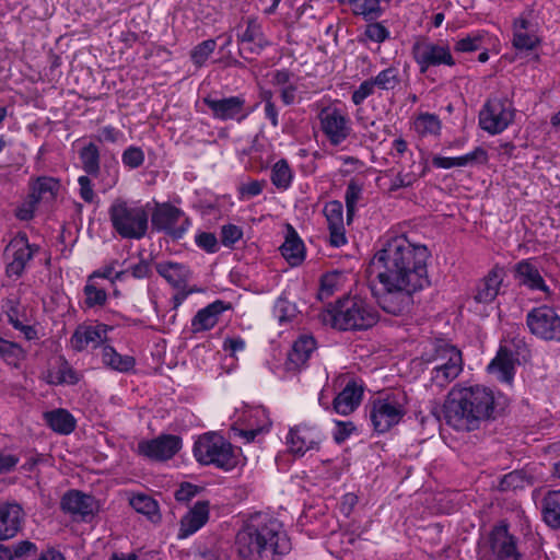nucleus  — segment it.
<instances>
[{"label":"nucleus","mask_w":560,"mask_h":560,"mask_svg":"<svg viewBox=\"0 0 560 560\" xmlns=\"http://www.w3.org/2000/svg\"><path fill=\"white\" fill-rule=\"evenodd\" d=\"M182 448V439L173 434H162L138 443V453L151 460L171 459Z\"/></svg>","instance_id":"nucleus-15"},{"label":"nucleus","mask_w":560,"mask_h":560,"mask_svg":"<svg viewBox=\"0 0 560 560\" xmlns=\"http://www.w3.org/2000/svg\"><path fill=\"white\" fill-rule=\"evenodd\" d=\"M298 313L295 303L289 301L284 293L277 299L273 305V314L280 324L291 322Z\"/></svg>","instance_id":"nucleus-41"},{"label":"nucleus","mask_w":560,"mask_h":560,"mask_svg":"<svg viewBox=\"0 0 560 560\" xmlns=\"http://www.w3.org/2000/svg\"><path fill=\"white\" fill-rule=\"evenodd\" d=\"M78 183L80 186V196L85 202H92L94 200L95 194L93 190L92 180L89 176L83 175L78 178Z\"/></svg>","instance_id":"nucleus-64"},{"label":"nucleus","mask_w":560,"mask_h":560,"mask_svg":"<svg viewBox=\"0 0 560 560\" xmlns=\"http://www.w3.org/2000/svg\"><path fill=\"white\" fill-rule=\"evenodd\" d=\"M37 553V546L30 540H22L10 547L11 560L22 559Z\"/></svg>","instance_id":"nucleus-55"},{"label":"nucleus","mask_w":560,"mask_h":560,"mask_svg":"<svg viewBox=\"0 0 560 560\" xmlns=\"http://www.w3.org/2000/svg\"><path fill=\"white\" fill-rule=\"evenodd\" d=\"M48 427L62 435L72 433L75 429L77 421L74 417L66 409H56L47 411L44 415Z\"/></svg>","instance_id":"nucleus-33"},{"label":"nucleus","mask_w":560,"mask_h":560,"mask_svg":"<svg viewBox=\"0 0 560 560\" xmlns=\"http://www.w3.org/2000/svg\"><path fill=\"white\" fill-rule=\"evenodd\" d=\"M514 278L520 285L530 291H541L548 296L551 294L539 268L532 259H523L514 266Z\"/></svg>","instance_id":"nucleus-20"},{"label":"nucleus","mask_w":560,"mask_h":560,"mask_svg":"<svg viewBox=\"0 0 560 560\" xmlns=\"http://www.w3.org/2000/svg\"><path fill=\"white\" fill-rule=\"evenodd\" d=\"M268 45V42H252L250 44H238V55L244 60L252 61L254 60V57L260 55L264 48Z\"/></svg>","instance_id":"nucleus-57"},{"label":"nucleus","mask_w":560,"mask_h":560,"mask_svg":"<svg viewBox=\"0 0 560 560\" xmlns=\"http://www.w3.org/2000/svg\"><path fill=\"white\" fill-rule=\"evenodd\" d=\"M353 431H355V425L351 421H336L334 441L337 444H341L351 435Z\"/></svg>","instance_id":"nucleus-62"},{"label":"nucleus","mask_w":560,"mask_h":560,"mask_svg":"<svg viewBox=\"0 0 560 560\" xmlns=\"http://www.w3.org/2000/svg\"><path fill=\"white\" fill-rule=\"evenodd\" d=\"M412 56L421 73L427 72L430 67L441 65L452 67L455 65L447 46H441L425 40H419L413 44Z\"/></svg>","instance_id":"nucleus-14"},{"label":"nucleus","mask_w":560,"mask_h":560,"mask_svg":"<svg viewBox=\"0 0 560 560\" xmlns=\"http://www.w3.org/2000/svg\"><path fill=\"white\" fill-rule=\"evenodd\" d=\"M79 381L80 376L78 372L68 363L67 360L62 359L57 372V384L75 385Z\"/></svg>","instance_id":"nucleus-53"},{"label":"nucleus","mask_w":560,"mask_h":560,"mask_svg":"<svg viewBox=\"0 0 560 560\" xmlns=\"http://www.w3.org/2000/svg\"><path fill=\"white\" fill-rule=\"evenodd\" d=\"M209 520V501H197L195 505L180 520L179 538L188 536L200 529Z\"/></svg>","instance_id":"nucleus-26"},{"label":"nucleus","mask_w":560,"mask_h":560,"mask_svg":"<svg viewBox=\"0 0 560 560\" xmlns=\"http://www.w3.org/2000/svg\"><path fill=\"white\" fill-rule=\"evenodd\" d=\"M373 79L376 86L384 91L394 90L401 82L399 70L396 67H388L382 70Z\"/></svg>","instance_id":"nucleus-43"},{"label":"nucleus","mask_w":560,"mask_h":560,"mask_svg":"<svg viewBox=\"0 0 560 560\" xmlns=\"http://www.w3.org/2000/svg\"><path fill=\"white\" fill-rule=\"evenodd\" d=\"M315 348L316 341L312 336H301L293 342L292 349L288 353L285 370L293 372L299 371L310 359Z\"/></svg>","instance_id":"nucleus-27"},{"label":"nucleus","mask_w":560,"mask_h":560,"mask_svg":"<svg viewBox=\"0 0 560 560\" xmlns=\"http://www.w3.org/2000/svg\"><path fill=\"white\" fill-rule=\"evenodd\" d=\"M487 151L481 147H477L470 153L457 158H444L435 155L432 159V164L438 168H452L463 167L475 163H485L487 162Z\"/></svg>","instance_id":"nucleus-31"},{"label":"nucleus","mask_w":560,"mask_h":560,"mask_svg":"<svg viewBox=\"0 0 560 560\" xmlns=\"http://www.w3.org/2000/svg\"><path fill=\"white\" fill-rule=\"evenodd\" d=\"M235 548L243 560H282L291 541L277 518L256 513L238 530Z\"/></svg>","instance_id":"nucleus-2"},{"label":"nucleus","mask_w":560,"mask_h":560,"mask_svg":"<svg viewBox=\"0 0 560 560\" xmlns=\"http://www.w3.org/2000/svg\"><path fill=\"white\" fill-rule=\"evenodd\" d=\"M363 191V185L355 178H351L348 183L345 201L347 208L348 220L352 218L355 211L358 200L361 198Z\"/></svg>","instance_id":"nucleus-46"},{"label":"nucleus","mask_w":560,"mask_h":560,"mask_svg":"<svg viewBox=\"0 0 560 560\" xmlns=\"http://www.w3.org/2000/svg\"><path fill=\"white\" fill-rule=\"evenodd\" d=\"M109 327L105 324L97 325H79L71 336V347L81 352L89 346L96 348L107 339Z\"/></svg>","instance_id":"nucleus-21"},{"label":"nucleus","mask_w":560,"mask_h":560,"mask_svg":"<svg viewBox=\"0 0 560 560\" xmlns=\"http://www.w3.org/2000/svg\"><path fill=\"white\" fill-rule=\"evenodd\" d=\"M378 318V312L358 295L343 296L322 313L323 323L339 330H366L373 327Z\"/></svg>","instance_id":"nucleus-4"},{"label":"nucleus","mask_w":560,"mask_h":560,"mask_svg":"<svg viewBox=\"0 0 560 560\" xmlns=\"http://www.w3.org/2000/svg\"><path fill=\"white\" fill-rule=\"evenodd\" d=\"M364 34L369 39L375 43H383L389 37L388 30L377 22L369 24Z\"/></svg>","instance_id":"nucleus-61"},{"label":"nucleus","mask_w":560,"mask_h":560,"mask_svg":"<svg viewBox=\"0 0 560 560\" xmlns=\"http://www.w3.org/2000/svg\"><path fill=\"white\" fill-rule=\"evenodd\" d=\"M60 509L65 513L80 515L82 518L93 515L95 509V500L92 495L85 494L78 490L66 492L60 501Z\"/></svg>","instance_id":"nucleus-25"},{"label":"nucleus","mask_w":560,"mask_h":560,"mask_svg":"<svg viewBox=\"0 0 560 560\" xmlns=\"http://www.w3.org/2000/svg\"><path fill=\"white\" fill-rule=\"evenodd\" d=\"M38 202L34 196L28 195L26 200L16 208L15 217L22 221H30L34 217Z\"/></svg>","instance_id":"nucleus-58"},{"label":"nucleus","mask_w":560,"mask_h":560,"mask_svg":"<svg viewBox=\"0 0 560 560\" xmlns=\"http://www.w3.org/2000/svg\"><path fill=\"white\" fill-rule=\"evenodd\" d=\"M0 357L9 364L18 368L25 360L26 352L16 342L7 339L0 340Z\"/></svg>","instance_id":"nucleus-40"},{"label":"nucleus","mask_w":560,"mask_h":560,"mask_svg":"<svg viewBox=\"0 0 560 560\" xmlns=\"http://www.w3.org/2000/svg\"><path fill=\"white\" fill-rule=\"evenodd\" d=\"M364 388L355 380H350L343 389L334 398V410L342 416L353 412L361 404Z\"/></svg>","instance_id":"nucleus-23"},{"label":"nucleus","mask_w":560,"mask_h":560,"mask_svg":"<svg viewBox=\"0 0 560 560\" xmlns=\"http://www.w3.org/2000/svg\"><path fill=\"white\" fill-rule=\"evenodd\" d=\"M488 371L501 382L511 384L515 374V359L508 348L501 347L495 358L488 365Z\"/></svg>","instance_id":"nucleus-29"},{"label":"nucleus","mask_w":560,"mask_h":560,"mask_svg":"<svg viewBox=\"0 0 560 560\" xmlns=\"http://www.w3.org/2000/svg\"><path fill=\"white\" fill-rule=\"evenodd\" d=\"M378 282L381 288L370 285L372 295L384 312L395 316L408 313L415 303V293L430 285V283L413 281H409V283L395 280Z\"/></svg>","instance_id":"nucleus-5"},{"label":"nucleus","mask_w":560,"mask_h":560,"mask_svg":"<svg viewBox=\"0 0 560 560\" xmlns=\"http://www.w3.org/2000/svg\"><path fill=\"white\" fill-rule=\"evenodd\" d=\"M529 483L530 480L524 470H514L502 477L499 483V489L501 491L523 489Z\"/></svg>","instance_id":"nucleus-44"},{"label":"nucleus","mask_w":560,"mask_h":560,"mask_svg":"<svg viewBox=\"0 0 560 560\" xmlns=\"http://www.w3.org/2000/svg\"><path fill=\"white\" fill-rule=\"evenodd\" d=\"M322 130L334 145L340 144L350 132L348 119L337 108H324L319 114Z\"/></svg>","instance_id":"nucleus-19"},{"label":"nucleus","mask_w":560,"mask_h":560,"mask_svg":"<svg viewBox=\"0 0 560 560\" xmlns=\"http://www.w3.org/2000/svg\"><path fill=\"white\" fill-rule=\"evenodd\" d=\"M183 211L175 206L165 202L156 205L151 214L152 226L158 231H163L175 240L182 238L187 228L185 224L177 226Z\"/></svg>","instance_id":"nucleus-16"},{"label":"nucleus","mask_w":560,"mask_h":560,"mask_svg":"<svg viewBox=\"0 0 560 560\" xmlns=\"http://www.w3.org/2000/svg\"><path fill=\"white\" fill-rule=\"evenodd\" d=\"M110 223L122 238L141 240L149 226V213L143 206L116 199L108 209Z\"/></svg>","instance_id":"nucleus-6"},{"label":"nucleus","mask_w":560,"mask_h":560,"mask_svg":"<svg viewBox=\"0 0 560 560\" xmlns=\"http://www.w3.org/2000/svg\"><path fill=\"white\" fill-rule=\"evenodd\" d=\"M427 246L411 243L405 235L386 240L370 261L368 272L377 281L430 283Z\"/></svg>","instance_id":"nucleus-1"},{"label":"nucleus","mask_w":560,"mask_h":560,"mask_svg":"<svg viewBox=\"0 0 560 560\" xmlns=\"http://www.w3.org/2000/svg\"><path fill=\"white\" fill-rule=\"evenodd\" d=\"M156 271L176 289H186V284L190 278L188 267L178 262H159L156 265Z\"/></svg>","instance_id":"nucleus-32"},{"label":"nucleus","mask_w":560,"mask_h":560,"mask_svg":"<svg viewBox=\"0 0 560 560\" xmlns=\"http://www.w3.org/2000/svg\"><path fill=\"white\" fill-rule=\"evenodd\" d=\"M514 119V109L506 97H489L479 113V126L490 135L504 131Z\"/></svg>","instance_id":"nucleus-10"},{"label":"nucleus","mask_w":560,"mask_h":560,"mask_svg":"<svg viewBox=\"0 0 560 560\" xmlns=\"http://www.w3.org/2000/svg\"><path fill=\"white\" fill-rule=\"evenodd\" d=\"M323 212L328 226L343 225V206L339 200H331L324 206Z\"/></svg>","instance_id":"nucleus-50"},{"label":"nucleus","mask_w":560,"mask_h":560,"mask_svg":"<svg viewBox=\"0 0 560 560\" xmlns=\"http://www.w3.org/2000/svg\"><path fill=\"white\" fill-rule=\"evenodd\" d=\"M242 229L234 224H226L221 229V242L224 246L234 245L242 237Z\"/></svg>","instance_id":"nucleus-60"},{"label":"nucleus","mask_w":560,"mask_h":560,"mask_svg":"<svg viewBox=\"0 0 560 560\" xmlns=\"http://www.w3.org/2000/svg\"><path fill=\"white\" fill-rule=\"evenodd\" d=\"M493 560H521L516 538L509 533L508 525L501 523L493 527L489 535Z\"/></svg>","instance_id":"nucleus-17"},{"label":"nucleus","mask_w":560,"mask_h":560,"mask_svg":"<svg viewBox=\"0 0 560 560\" xmlns=\"http://www.w3.org/2000/svg\"><path fill=\"white\" fill-rule=\"evenodd\" d=\"M83 292L85 295V304L88 307L92 308L95 306H104L106 304V291L92 283V280H90V278L88 279L86 284L84 285Z\"/></svg>","instance_id":"nucleus-47"},{"label":"nucleus","mask_w":560,"mask_h":560,"mask_svg":"<svg viewBox=\"0 0 560 560\" xmlns=\"http://www.w3.org/2000/svg\"><path fill=\"white\" fill-rule=\"evenodd\" d=\"M38 249L37 245L30 244L26 233L19 232L4 250L7 259H10L5 266L7 276L20 278Z\"/></svg>","instance_id":"nucleus-11"},{"label":"nucleus","mask_w":560,"mask_h":560,"mask_svg":"<svg viewBox=\"0 0 560 560\" xmlns=\"http://www.w3.org/2000/svg\"><path fill=\"white\" fill-rule=\"evenodd\" d=\"M541 512L549 527L560 528V490H550L545 494Z\"/></svg>","instance_id":"nucleus-34"},{"label":"nucleus","mask_w":560,"mask_h":560,"mask_svg":"<svg viewBox=\"0 0 560 560\" xmlns=\"http://www.w3.org/2000/svg\"><path fill=\"white\" fill-rule=\"evenodd\" d=\"M292 182V172L287 160H279L271 170V183L279 189H287Z\"/></svg>","instance_id":"nucleus-42"},{"label":"nucleus","mask_w":560,"mask_h":560,"mask_svg":"<svg viewBox=\"0 0 560 560\" xmlns=\"http://www.w3.org/2000/svg\"><path fill=\"white\" fill-rule=\"evenodd\" d=\"M79 159L83 171L90 175L97 177L101 172V154L97 145L93 142L88 143L79 151Z\"/></svg>","instance_id":"nucleus-36"},{"label":"nucleus","mask_w":560,"mask_h":560,"mask_svg":"<svg viewBox=\"0 0 560 560\" xmlns=\"http://www.w3.org/2000/svg\"><path fill=\"white\" fill-rule=\"evenodd\" d=\"M376 83H374V79L364 80L359 88L353 91L351 100L354 105H361L365 98L374 94Z\"/></svg>","instance_id":"nucleus-56"},{"label":"nucleus","mask_w":560,"mask_h":560,"mask_svg":"<svg viewBox=\"0 0 560 560\" xmlns=\"http://www.w3.org/2000/svg\"><path fill=\"white\" fill-rule=\"evenodd\" d=\"M505 277L503 267L495 265L478 283L475 301L478 303L489 304L499 294L501 283Z\"/></svg>","instance_id":"nucleus-24"},{"label":"nucleus","mask_w":560,"mask_h":560,"mask_svg":"<svg viewBox=\"0 0 560 560\" xmlns=\"http://www.w3.org/2000/svg\"><path fill=\"white\" fill-rule=\"evenodd\" d=\"M539 39L534 34H528L526 32H522L521 30H515L513 35V46L518 50H533Z\"/></svg>","instance_id":"nucleus-52"},{"label":"nucleus","mask_w":560,"mask_h":560,"mask_svg":"<svg viewBox=\"0 0 560 560\" xmlns=\"http://www.w3.org/2000/svg\"><path fill=\"white\" fill-rule=\"evenodd\" d=\"M24 511L18 503L0 504V540L13 538L22 528Z\"/></svg>","instance_id":"nucleus-22"},{"label":"nucleus","mask_w":560,"mask_h":560,"mask_svg":"<svg viewBox=\"0 0 560 560\" xmlns=\"http://www.w3.org/2000/svg\"><path fill=\"white\" fill-rule=\"evenodd\" d=\"M130 505L136 512L145 515L151 522H158L161 518L158 502L149 495H133L130 499Z\"/></svg>","instance_id":"nucleus-38"},{"label":"nucleus","mask_w":560,"mask_h":560,"mask_svg":"<svg viewBox=\"0 0 560 560\" xmlns=\"http://www.w3.org/2000/svg\"><path fill=\"white\" fill-rule=\"evenodd\" d=\"M194 455L202 465H214L230 471L240 463V455L233 445L218 433L209 432L201 435L194 445Z\"/></svg>","instance_id":"nucleus-7"},{"label":"nucleus","mask_w":560,"mask_h":560,"mask_svg":"<svg viewBox=\"0 0 560 560\" xmlns=\"http://www.w3.org/2000/svg\"><path fill=\"white\" fill-rule=\"evenodd\" d=\"M416 129L422 135H438L441 130V120L434 114H421L416 120Z\"/></svg>","instance_id":"nucleus-49"},{"label":"nucleus","mask_w":560,"mask_h":560,"mask_svg":"<svg viewBox=\"0 0 560 560\" xmlns=\"http://www.w3.org/2000/svg\"><path fill=\"white\" fill-rule=\"evenodd\" d=\"M196 244L207 253L212 254L219 250L217 236L210 232H201L197 234Z\"/></svg>","instance_id":"nucleus-59"},{"label":"nucleus","mask_w":560,"mask_h":560,"mask_svg":"<svg viewBox=\"0 0 560 560\" xmlns=\"http://www.w3.org/2000/svg\"><path fill=\"white\" fill-rule=\"evenodd\" d=\"M280 250L291 266H298L304 260V243L291 224H287V235Z\"/></svg>","instance_id":"nucleus-30"},{"label":"nucleus","mask_w":560,"mask_h":560,"mask_svg":"<svg viewBox=\"0 0 560 560\" xmlns=\"http://www.w3.org/2000/svg\"><path fill=\"white\" fill-rule=\"evenodd\" d=\"M433 362L436 364L432 369L431 380L439 387L446 386L463 371L460 350L445 341L435 345Z\"/></svg>","instance_id":"nucleus-8"},{"label":"nucleus","mask_w":560,"mask_h":560,"mask_svg":"<svg viewBox=\"0 0 560 560\" xmlns=\"http://www.w3.org/2000/svg\"><path fill=\"white\" fill-rule=\"evenodd\" d=\"M202 102L211 110L213 118L222 121L236 120L241 122L249 115L245 107L246 100L242 95L222 98L207 95L202 98Z\"/></svg>","instance_id":"nucleus-13"},{"label":"nucleus","mask_w":560,"mask_h":560,"mask_svg":"<svg viewBox=\"0 0 560 560\" xmlns=\"http://www.w3.org/2000/svg\"><path fill=\"white\" fill-rule=\"evenodd\" d=\"M217 47V39L210 38L201 42L192 48L190 51V59L192 63L200 68L208 60L209 56L214 51Z\"/></svg>","instance_id":"nucleus-45"},{"label":"nucleus","mask_w":560,"mask_h":560,"mask_svg":"<svg viewBox=\"0 0 560 560\" xmlns=\"http://www.w3.org/2000/svg\"><path fill=\"white\" fill-rule=\"evenodd\" d=\"M320 441L319 432L305 424L291 428L287 436L289 452L300 457L310 450H318Z\"/></svg>","instance_id":"nucleus-18"},{"label":"nucleus","mask_w":560,"mask_h":560,"mask_svg":"<svg viewBox=\"0 0 560 560\" xmlns=\"http://www.w3.org/2000/svg\"><path fill=\"white\" fill-rule=\"evenodd\" d=\"M338 284V276L336 273H326L320 279V287L317 293V298L319 300H325L330 298Z\"/></svg>","instance_id":"nucleus-54"},{"label":"nucleus","mask_w":560,"mask_h":560,"mask_svg":"<svg viewBox=\"0 0 560 560\" xmlns=\"http://www.w3.org/2000/svg\"><path fill=\"white\" fill-rule=\"evenodd\" d=\"M382 0H348L352 5V12L355 15H362L365 21H372L380 18L383 10L380 5Z\"/></svg>","instance_id":"nucleus-39"},{"label":"nucleus","mask_w":560,"mask_h":560,"mask_svg":"<svg viewBox=\"0 0 560 560\" xmlns=\"http://www.w3.org/2000/svg\"><path fill=\"white\" fill-rule=\"evenodd\" d=\"M59 182L52 177H39L32 187L31 196L36 198V201H52L59 190Z\"/></svg>","instance_id":"nucleus-37"},{"label":"nucleus","mask_w":560,"mask_h":560,"mask_svg":"<svg viewBox=\"0 0 560 560\" xmlns=\"http://www.w3.org/2000/svg\"><path fill=\"white\" fill-rule=\"evenodd\" d=\"M442 412L446 424L456 431L478 430L482 422L495 418L494 393L481 385L455 386L448 392Z\"/></svg>","instance_id":"nucleus-3"},{"label":"nucleus","mask_w":560,"mask_h":560,"mask_svg":"<svg viewBox=\"0 0 560 560\" xmlns=\"http://www.w3.org/2000/svg\"><path fill=\"white\" fill-rule=\"evenodd\" d=\"M102 361L106 366L122 373L131 371L136 365L133 357L121 355L112 346L103 348Z\"/></svg>","instance_id":"nucleus-35"},{"label":"nucleus","mask_w":560,"mask_h":560,"mask_svg":"<svg viewBox=\"0 0 560 560\" xmlns=\"http://www.w3.org/2000/svg\"><path fill=\"white\" fill-rule=\"evenodd\" d=\"M230 307V304L217 300L199 310L191 320L192 331L198 332L213 328L219 320V316Z\"/></svg>","instance_id":"nucleus-28"},{"label":"nucleus","mask_w":560,"mask_h":560,"mask_svg":"<svg viewBox=\"0 0 560 560\" xmlns=\"http://www.w3.org/2000/svg\"><path fill=\"white\" fill-rule=\"evenodd\" d=\"M122 164L135 170L144 163V152L140 147L130 145L121 154Z\"/></svg>","instance_id":"nucleus-51"},{"label":"nucleus","mask_w":560,"mask_h":560,"mask_svg":"<svg viewBox=\"0 0 560 560\" xmlns=\"http://www.w3.org/2000/svg\"><path fill=\"white\" fill-rule=\"evenodd\" d=\"M405 413V407L395 394L375 398L369 404V417L377 433H385L398 424Z\"/></svg>","instance_id":"nucleus-9"},{"label":"nucleus","mask_w":560,"mask_h":560,"mask_svg":"<svg viewBox=\"0 0 560 560\" xmlns=\"http://www.w3.org/2000/svg\"><path fill=\"white\" fill-rule=\"evenodd\" d=\"M252 42H268L265 38L261 25L255 19H248L245 31L237 34L238 44H250Z\"/></svg>","instance_id":"nucleus-48"},{"label":"nucleus","mask_w":560,"mask_h":560,"mask_svg":"<svg viewBox=\"0 0 560 560\" xmlns=\"http://www.w3.org/2000/svg\"><path fill=\"white\" fill-rule=\"evenodd\" d=\"M529 331L545 340L560 341V316L547 305L533 308L526 316Z\"/></svg>","instance_id":"nucleus-12"},{"label":"nucleus","mask_w":560,"mask_h":560,"mask_svg":"<svg viewBox=\"0 0 560 560\" xmlns=\"http://www.w3.org/2000/svg\"><path fill=\"white\" fill-rule=\"evenodd\" d=\"M199 492V488L192 483L184 482L180 487L175 491V499L178 502H188L190 501L197 493Z\"/></svg>","instance_id":"nucleus-63"}]
</instances>
